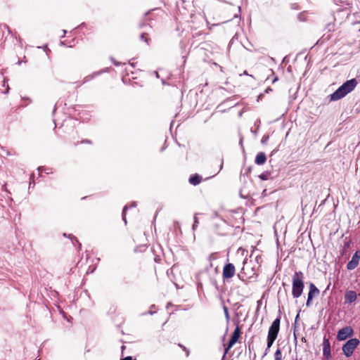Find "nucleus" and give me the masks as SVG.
Wrapping results in <instances>:
<instances>
[{"mask_svg": "<svg viewBox=\"0 0 360 360\" xmlns=\"http://www.w3.org/2000/svg\"><path fill=\"white\" fill-rule=\"evenodd\" d=\"M356 79L353 78L344 82L335 91L330 94V101H338L352 92L356 86Z\"/></svg>", "mask_w": 360, "mask_h": 360, "instance_id": "f257e3e1", "label": "nucleus"}, {"mask_svg": "<svg viewBox=\"0 0 360 360\" xmlns=\"http://www.w3.org/2000/svg\"><path fill=\"white\" fill-rule=\"evenodd\" d=\"M304 274L302 271H295L292 276V295L294 298H298L301 296L304 285Z\"/></svg>", "mask_w": 360, "mask_h": 360, "instance_id": "f03ea898", "label": "nucleus"}, {"mask_svg": "<svg viewBox=\"0 0 360 360\" xmlns=\"http://www.w3.org/2000/svg\"><path fill=\"white\" fill-rule=\"evenodd\" d=\"M280 322H281V318L278 317L276 318L273 323H271L269 332H268V336H267V347L266 349L265 354H266L267 351H269V349L272 346L274 342L277 338V335L278 334L279 330H280Z\"/></svg>", "mask_w": 360, "mask_h": 360, "instance_id": "7ed1b4c3", "label": "nucleus"}, {"mask_svg": "<svg viewBox=\"0 0 360 360\" xmlns=\"http://www.w3.org/2000/svg\"><path fill=\"white\" fill-rule=\"evenodd\" d=\"M359 340L356 338H352L346 342L342 346V352L347 357H350L355 348L358 346Z\"/></svg>", "mask_w": 360, "mask_h": 360, "instance_id": "20e7f679", "label": "nucleus"}, {"mask_svg": "<svg viewBox=\"0 0 360 360\" xmlns=\"http://www.w3.org/2000/svg\"><path fill=\"white\" fill-rule=\"evenodd\" d=\"M241 331L240 328L238 326H236V328L234 330V332L231 335V339L227 344V345H224V354L223 356V358L225 357L226 354L229 352V349L238 342L240 335Z\"/></svg>", "mask_w": 360, "mask_h": 360, "instance_id": "39448f33", "label": "nucleus"}, {"mask_svg": "<svg viewBox=\"0 0 360 360\" xmlns=\"http://www.w3.org/2000/svg\"><path fill=\"white\" fill-rule=\"evenodd\" d=\"M353 335V329L349 326L341 328L337 334V339L340 341L345 340Z\"/></svg>", "mask_w": 360, "mask_h": 360, "instance_id": "423d86ee", "label": "nucleus"}, {"mask_svg": "<svg viewBox=\"0 0 360 360\" xmlns=\"http://www.w3.org/2000/svg\"><path fill=\"white\" fill-rule=\"evenodd\" d=\"M236 273L235 266L231 263L225 264L223 268L222 276L224 280L231 278Z\"/></svg>", "mask_w": 360, "mask_h": 360, "instance_id": "0eeeda50", "label": "nucleus"}, {"mask_svg": "<svg viewBox=\"0 0 360 360\" xmlns=\"http://www.w3.org/2000/svg\"><path fill=\"white\" fill-rule=\"evenodd\" d=\"M323 354L326 359L331 358L330 344L328 338H324L323 340Z\"/></svg>", "mask_w": 360, "mask_h": 360, "instance_id": "6e6552de", "label": "nucleus"}, {"mask_svg": "<svg viewBox=\"0 0 360 360\" xmlns=\"http://www.w3.org/2000/svg\"><path fill=\"white\" fill-rule=\"evenodd\" d=\"M359 259H360L359 252L356 251L352 256V259L347 264V269L348 270L354 269L359 264Z\"/></svg>", "mask_w": 360, "mask_h": 360, "instance_id": "1a4fd4ad", "label": "nucleus"}, {"mask_svg": "<svg viewBox=\"0 0 360 360\" xmlns=\"http://www.w3.org/2000/svg\"><path fill=\"white\" fill-rule=\"evenodd\" d=\"M357 298V294L354 290H347L345 294V303H353Z\"/></svg>", "mask_w": 360, "mask_h": 360, "instance_id": "9d476101", "label": "nucleus"}, {"mask_svg": "<svg viewBox=\"0 0 360 360\" xmlns=\"http://www.w3.org/2000/svg\"><path fill=\"white\" fill-rule=\"evenodd\" d=\"M266 160V156L265 153L263 152H259L257 153V155L255 158V162L256 165H262L265 163Z\"/></svg>", "mask_w": 360, "mask_h": 360, "instance_id": "9b49d317", "label": "nucleus"}, {"mask_svg": "<svg viewBox=\"0 0 360 360\" xmlns=\"http://www.w3.org/2000/svg\"><path fill=\"white\" fill-rule=\"evenodd\" d=\"M201 181L202 177L198 174L192 175L189 178V183L194 186L198 185L201 182Z\"/></svg>", "mask_w": 360, "mask_h": 360, "instance_id": "f8f14e48", "label": "nucleus"}, {"mask_svg": "<svg viewBox=\"0 0 360 360\" xmlns=\"http://www.w3.org/2000/svg\"><path fill=\"white\" fill-rule=\"evenodd\" d=\"M319 294V290L315 286L314 283L309 284V292L308 295H311L312 297Z\"/></svg>", "mask_w": 360, "mask_h": 360, "instance_id": "ddd939ff", "label": "nucleus"}, {"mask_svg": "<svg viewBox=\"0 0 360 360\" xmlns=\"http://www.w3.org/2000/svg\"><path fill=\"white\" fill-rule=\"evenodd\" d=\"M271 173L269 172H265L259 175V178L262 181L268 180L270 178Z\"/></svg>", "mask_w": 360, "mask_h": 360, "instance_id": "4468645a", "label": "nucleus"}, {"mask_svg": "<svg viewBox=\"0 0 360 360\" xmlns=\"http://www.w3.org/2000/svg\"><path fill=\"white\" fill-rule=\"evenodd\" d=\"M274 360H282V353L281 349H277V350L274 353Z\"/></svg>", "mask_w": 360, "mask_h": 360, "instance_id": "2eb2a0df", "label": "nucleus"}, {"mask_svg": "<svg viewBox=\"0 0 360 360\" xmlns=\"http://www.w3.org/2000/svg\"><path fill=\"white\" fill-rule=\"evenodd\" d=\"M223 309H224V315H225L226 319L227 321H229V319H230L229 309H228V307L224 305Z\"/></svg>", "mask_w": 360, "mask_h": 360, "instance_id": "dca6fc26", "label": "nucleus"}, {"mask_svg": "<svg viewBox=\"0 0 360 360\" xmlns=\"http://www.w3.org/2000/svg\"><path fill=\"white\" fill-rule=\"evenodd\" d=\"M129 208L128 205H125L122 210V219L124 221L125 224H127V219H126V211Z\"/></svg>", "mask_w": 360, "mask_h": 360, "instance_id": "f3484780", "label": "nucleus"}, {"mask_svg": "<svg viewBox=\"0 0 360 360\" xmlns=\"http://www.w3.org/2000/svg\"><path fill=\"white\" fill-rule=\"evenodd\" d=\"M350 248V242H345L342 248V254Z\"/></svg>", "mask_w": 360, "mask_h": 360, "instance_id": "a211bd4d", "label": "nucleus"}, {"mask_svg": "<svg viewBox=\"0 0 360 360\" xmlns=\"http://www.w3.org/2000/svg\"><path fill=\"white\" fill-rule=\"evenodd\" d=\"M198 223H199L198 219V217H197V216L195 214V217H194V222H193V230H195V228L198 226Z\"/></svg>", "mask_w": 360, "mask_h": 360, "instance_id": "6ab92c4d", "label": "nucleus"}, {"mask_svg": "<svg viewBox=\"0 0 360 360\" xmlns=\"http://www.w3.org/2000/svg\"><path fill=\"white\" fill-rule=\"evenodd\" d=\"M146 35H147V34H146V33H142V34H141L140 38H141V39L142 41H144L145 42H146L147 44H148V37H147V36H146Z\"/></svg>", "mask_w": 360, "mask_h": 360, "instance_id": "aec40b11", "label": "nucleus"}, {"mask_svg": "<svg viewBox=\"0 0 360 360\" xmlns=\"http://www.w3.org/2000/svg\"><path fill=\"white\" fill-rule=\"evenodd\" d=\"M312 299L313 297L311 296V295H308L307 300L306 302L307 307H309L311 305Z\"/></svg>", "mask_w": 360, "mask_h": 360, "instance_id": "412c9836", "label": "nucleus"}, {"mask_svg": "<svg viewBox=\"0 0 360 360\" xmlns=\"http://www.w3.org/2000/svg\"><path fill=\"white\" fill-rule=\"evenodd\" d=\"M297 19L300 20V21H304L305 20V17H304V13H300L297 15Z\"/></svg>", "mask_w": 360, "mask_h": 360, "instance_id": "4be33fe9", "label": "nucleus"}, {"mask_svg": "<svg viewBox=\"0 0 360 360\" xmlns=\"http://www.w3.org/2000/svg\"><path fill=\"white\" fill-rule=\"evenodd\" d=\"M179 346L183 349L184 351L186 352V356H188L189 355V350L185 347L184 345H181V344H179Z\"/></svg>", "mask_w": 360, "mask_h": 360, "instance_id": "5701e85b", "label": "nucleus"}, {"mask_svg": "<svg viewBox=\"0 0 360 360\" xmlns=\"http://www.w3.org/2000/svg\"><path fill=\"white\" fill-rule=\"evenodd\" d=\"M122 360H132V357L131 356H127V357H124V358L122 359Z\"/></svg>", "mask_w": 360, "mask_h": 360, "instance_id": "b1692460", "label": "nucleus"}, {"mask_svg": "<svg viewBox=\"0 0 360 360\" xmlns=\"http://www.w3.org/2000/svg\"><path fill=\"white\" fill-rule=\"evenodd\" d=\"M70 238H74L76 242L79 244V247L81 246V243H79V241L72 235H70Z\"/></svg>", "mask_w": 360, "mask_h": 360, "instance_id": "393cba45", "label": "nucleus"}, {"mask_svg": "<svg viewBox=\"0 0 360 360\" xmlns=\"http://www.w3.org/2000/svg\"><path fill=\"white\" fill-rule=\"evenodd\" d=\"M82 143H91V141L88 139H85L82 141Z\"/></svg>", "mask_w": 360, "mask_h": 360, "instance_id": "a878e982", "label": "nucleus"}, {"mask_svg": "<svg viewBox=\"0 0 360 360\" xmlns=\"http://www.w3.org/2000/svg\"><path fill=\"white\" fill-rule=\"evenodd\" d=\"M272 91V89L271 87H268L266 90H265V92L266 93H269V91Z\"/></svg>", "mask_w": 360, "mask_h": 360, "instance_id": "bb28decb", "label": "nucleus"}, {"mask_svg": "<svg viewBox=\"0 0 360 360\" xmlns=\"http://www.w3.org/2000/svg\"><path fill=\"white\" fill-rule=\"evenodd\" d=\"M38 170H39V172H43L44 170V169L43 167H38Z\"/></svg>", "mask_w": 360, "mask_h": 360, "instance_id": "cd10ccee", "label": "nucleus"}, {"mask_svg": "<svg viewBox=\"0 0 360 360\" xmlns=\"http://www.w3.org/2000/svg\"><path fill=\"white\" fill-rule=\"evenodd\" d=\"M292 360H302V358H298L297 356L295 359H292Z\"/></svg>", "mask_w": 360, "mask_h": 360, "instance_id": "c85d7f7f", "label": "nucleus"}, {"mask_svg": "<svg viewBox=\"0 0 360 360\" xmlns=\"http://www.w3.org/2000/svg\"><path fill=\"white\" fill-rule=\"evenodd\" d=\"M244 271H245V268L243 267L241 269V274H243V273L245 274Z\"/></svg>", "mask_w": 360, "mask_h": 360, "instance_id": "c756f323", "label": "nucleus"}, {"mask_svg": "<svg viewBox=\"0 0 360 360\" xmlns=\"http://www.w3.org/2000/svg\"><path fill=\"white\" fill-rule=\"evenodd\" d=\"M277 80H278V78H277V77H276V78H274V79H273L272 82H273V83H274V82H275L276 81H277Z\"/></svg>", "mask_w": 360, "mask_h": 360, "instance_id": "7c9ffc66", "label": "nucleus"}, {"mask_svg": "<svg viewBox=\"0 0 360 360\" xmlns=\"http://www.w3.org/2000/svg\"><path fill=\"white\" fill-rule=\"evenodd\" d=\"M136 205V202H133L131 205V207H135Z\"/></svg>", "mask_w": 360, "mask_h": 360, "instance_id": "2f4dec72", "label": "nucleus"}, {"mask_svg": "<svg viewBox=\"0 0 360 360\" xmlns=\"http://www.w3.org/2000/svg\"><path fill=\"white\" fill-rule=\"evenodd\" d=\"M115 63V65L116 66H118V65H119V63Z\"/></svg>", "mask_w": 360, "mask_h": 360, "instance_id": "473e14b6", "label": "nucleus"}, {"mask_svg": "<svg viewBox=\"0 0 360 360\" xmlns=\"http://www.w3.org/2000/svg\"><path fill=\"white\" fill-rule=\"evenodd\" d=\"M238 277H239V278H240V279H242V278H240V274H238Z\"/></svg>", "mask_w": 360, "mask_h": 360, "instance_id": "72a5a7b5", "label": "nucleus"}, {"mask_svg": "<svg viewBox=\"0 0 360 360\" xmlns=\"http://www.w3.org/2000/svg\"><path fill=\"white\" fill-rule=\"evenodd\" d=\"M302 341H306L304 338H302Z\"/></svg>", "mask_w": 360, "mask_h": 360, "instance_id": "f704fd0d", "label": "nucleus"}, {"mask_svg": "<svg viewBox=\"0 0 360 360\" xmlns=\"http://www.w3.org/2000/svg\"><path fill=\"white\" fill-rule=\"evenodd\" d=\"M124 347H124V345H122V349H124Z\"/></svg>", "mask_w": 360, "mask_h": 360, "instance_id": "c9c22d12", "label": "nucleus"}]
</instances>
